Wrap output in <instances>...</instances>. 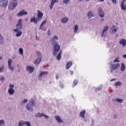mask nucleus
Listing matches in <instances>:
<instances>
[{
	"label": "nucleus",
	"mask_w": 126,
	"mask_h": 126,
	"mask_svg": "<svg viewBox=\"0 0 126 126\" xmlns=\"http://www.w3.org/2000/svg\"><path fill=\"white\" fill-rule=\"evenodd\" d=\"M53 46V56H57L58 55V53L60 52V50H61V46L59 43H57L56 44H55Z\"/></svg>",
	"instance_id": "f257e3e1"
},
{
	"label": "nucleus",
	"mask_w": 126,
	"mask_h": 126,
	"mask_svg": "<svg viewBox=\"0 0 126 126\" xmlns=\"http://www.w3.org/2000/svg\"><path fill=\"white\" fill-rule=\"evenodd\" d=\"M16 6H17V2L12 1L11 2L9 3L8 8L10 10H13Z\"/></svg>",
	"instance_id": "f03ea898"
},
{
	"label": "nucleus",
	"mask_w": 126,
	"mask_h": 126,
	"mask_svg": "<svg viewBox=\"0 0 126 126\" xmlns=\"http://www.w3.org/2000/svg\"><path fill=\"white\" fill-rule=\"evenodd\" d=\"M58 40H59V37L57 35H55L53 37L51 38L50 42H51L52 46L56 45L57 44H59V42L57 41H58Z\"/></svg>",
	"instance_id": "7ed1b4c3"
},
{
	"label": "nucleus",
	"mask_w": 126,
	"mask_h": 126,
	"mask_svg": "<svg viewBox=\"0 0 126 126\" xmlns=\"http://www.w3.org/2000/svg\"><path fill=\"white\" fill-rule=\"evenodd\" d=\"M8 4V0H0V6L1 7H6Z\"/></svg>",
	"instance_id": "20e7f679"
},
{
	"label": "nucleus",
	"mask_w": 126,
	"mask_h": 126,
	"mask_svg": "<svg viewBox=\"0 0 126 126\" xmlns=\"http://www.w3.org/2000/svg\"><path fill=\"white\" fill-rule=\"evenodd\" d=\"M98 14L99 17L100 18H104V16H105V13L104 12V11H103L102 8L99 7L98 9Z\"/></svg>",
	"instance_id": "39448f33"
},
{
	"label": "nucleus",
	"mask_w": 126,
	"mask_h": 126,
	"mask_svg": "<svg viewBox=\"0 0 126 126\" xmlns=\"http://www.w3.org/2000/svg\"><path fill=\"white\" fill-rule=\"evenodd\" d=\"M120 68V64L119 63H116L115 65V64L111 65V67L110 68V72H113L114 70L116 69H118V68Z\"/></svg>",
	"instance_id": "423d86ee"
},
{
	"label": "nucleus",
	"mask_w": 126,
	"mask_h": 126,
	"mask_svg": "<svg viewBox=\"0 0 126 126\" xmlns=\"http://www.w3.org/2000/svg\"><path fill=\"white\" fill-rule=\"evenodd\" d=\"M48 71H40L39 72V75L38 76V80H42V76H46V75H48Z\"/></svg>",
	"instance_id": "0eeeda50"
},
{
	"label": "nucleus",
	"mask_w": 126,
	"mask_h": 126,
	"mask_svg": "<svg viewBox=\"0 0 126 126\" xmlns=\"http://www.w3.org/2000/svg\"><path fill=\"white\" fill-rule=\"evenodd\" d=\"M27 14H28L27 11H25V10H22L17 14V16L21 17L24 16V15H27Z\"/></svg>",
	"instance_id": "6e6552de"
},
{
	"label": "nucleus",
	"mask_w": 126,
	"mask_h": 126,
	"mask_svg": "<svg viewBox=\"0 0 126 126\" xmlns=\"http://www.w3.org/2000/svg\"><path fill=\"white\" fill-rule=\"evenodd\" d=\"M35 118H41L42 117H44L46 119H49V116L46 115L44 113H40V112L38 113L35 115Z\"/></svg>",
	"instance_id": "1a4fd4ad"
},
{
	"label": "nucleus",
	"mask_w": 126,
	"mask_h": 126,
	"mask_svg": "<svg viewBox=\"0 0 126 126\" xmlns=\"http://www.w3.org/2000/svg\"><path fill=\"white\" fill-rule=\"evenodd\" d=\"M117 31L118 27H117V26L113 25L110 28V32L112 33V34H115V33H117Z\"/></svg>",
	"instance_id": "9d476101"
},
{
	"label": "nucleus",
	"mask_w": 126,
	"mask_h": 126,
	"mask_svg": "<svg viewBox=\"0 0 126 126\" xmlns=\"http://www.w3.org/2000/svg\"><path fill=\"white\" fill-rule=\"evenodd\" d=\"M14 32H17V34H16V37H20L21 35H22V32L19 29H18V28H17L16 29H14Z\"/></svg>",
	"instance_id": "9b49d317"
},
{
	"label": "nucleus",
	"mask_w": 126,
	"mask_h": 126,
	"mask_svg": "<svg viewBox=\"0 0 126 126\" xmlns=\"http://www.w3.org/2000/svg\"><path fill=\"white\" fill-rule=\"evenodd\" d=\"M11 63H12V60L11 59H9L8 61V68L10 69V70L13 71V70H14V67L11 65Z\"/></svg>",
	"instance_id": "f8f14e48"
},
{
	"label": "nucleus",
	"mask_w": 126,
	"mask_h": 126,
	"mask_svg": "<svg viewBox=\"0 0 126 126\" xmlns=\"http://www.w3.org/2000/svg\"><path fill=\"white\" fill-rule=\"evenodd\" d=\"M26 70L29 72L30 74H31L34 72V67L31 66H28L26 67Z\"/></svg>",
	"instance_id": "ddd939ff"
},
{
	"label": "nucleus",
	"mask_w": 126,
	"mask_h": 126,
	"mask_svg": "<svg viewBox=\"0 0 126 126\" xmlns=\"http://www.w3.org/2000/svg\"><path fill=\"white\" fill-rule=\"evenodd\" d=\"M39 21H40V19H39L35 17L31 18L30 20V22L31 23L33 22V23L34 24H37V23H38V22H39Z\"/></svg>",
	"instance_id": "4468645a"
},
{
	"label": "nucleus",
	"mask_w": 126,
	"mask_h": 126,
	"mask_svg": "<svg viewBox=\"0 0 126 126\" xmlns=\"http://www.w3.org/2000/svg\"><path fill=\"white\" fill-rule=\"evenodd\" d=\"M22 19L19 20L17 24L16 25V27L18 29H22Z\"/></svg>",
	"instance_id": "2eb2a0df"
},
{
	"label": "nucleus",
	"mask_w": 126,
	"mask_h": 126,
	"mask_svg": "<svg viewBox=\"0 0 126 126\" xmlns=\"http://www.w3.org/2000/svg\"><path fill=\"white\" fill-rule=\"evenodd\" d=\"M126 0H123L121 2V9H122V10H124L126 11V3L125 5V2H126Z\"/></svg>",
	"instance_id": "dca6fc26"
},
{
	"label": "nucleus",
	"mask_w": 126,
	"mask_h": 126,
	"mask_svg": "<svg viewBox=\"0 0 126 126\" xmlns=\"http://www.w3.org/2000/svg\"><path fill=\"white\" fill-rule=\"evenodd\" d=\"M51 0V2L49 6L50 9H53V7L54 5H55V3H56L57 2H59V0Z\"/></svg>",
	"instance_id": "f3484780"
},
{
	"label": "nucleus",
	"mask_w": 126,
	"mask_h": 126,
	"mask_svg": "<svg viewBox=\"0 0 126 126\" xmlns=\"http://www.w3.org/2000/svg\"><path fill=\"white\" fill-rule=\"evenodd\" d=\"M55 120H56L58 123H59V124H62L63 123V120H62V118H61V116H55Z\"/></svg>",
	"instance_id": "a211bd4d"
},
{
	"label": "nucleus",
	"mask_w": 126,
	"mask_h": 126,
	"mask_svg": "<svg viewBox=\"0 0 126 126\" xmlns=\"http://www.w3.org/2000/svg\"><path fill=\"white\" fill-rule=\"evenodd\" d=\"M85 114H86V111L85 110H82L79 114V117L82 119H85Z\"/></svg>",
	"instance_id": "6ab92c4d"
},
{
	"label": "nucleus",
	"mask_w": 126,
	"mask_h": 126,
	"mask_svg": "<svg viewBox=\"0 0 126 126\" xmlns=\"http://www.w3.org/2000/svg\"><path fill=\"white\" fill-rule=\"evenodd\" d=\"M26 108L27 109V110H28V111H29V112H33V111L34 110V109H33V108L32 107H31L29 104H27L26 105Z\"/></svg>",
	"instance_id": "aec40b11"
},
{
	"label": "nucleus",
	"mask_w": 126,
	"mask_h": 126,
	"mask_svg": "<svg viewBox=\"0 0 126 126\" xmlns=\"http://www.w3.org/2000/svg\"><path fill=\"white\" fill-rule=\"evenodd\" d=\"M119 44L122 45L123 47H125L126 45V40L125 39H122L119 41Z\"/></svg>",
	"instance_id": "412c9836"
},
{
	"label": "nucleus",
	"mask_w": 126,
	"mask_h": 126,
	"mask_svg": "<svg viewBox=\"0 0 126 126\" xmlns=\"http://www.w3.org/2000/svg\"><path fill=\"white\" fill-rule=\"evenodd\" d=\"M14 92H15V91L13 88H9L8 90V93L9 95H13L14 94Z\"/></svg>",
	"instance_id": "4be33fe9"
},
{
	"label": "nucleus",
	"mask_w": 126,
	"mask_h": 126,
	"mask_svg": "<svg viewBox=\"0 0 126 126\" xmlns=\"http://www.w3.org/2000/svg\"><path fill=\"white\" fill-rule=\"evenodd\" d=\"M72 65V62L68 61L66 65V69H69L70 67Z\"/></svg>",
	"instance_id": "5701e85b"
},
{
	"label": "nucleus",
	"mask_w": 126,
	"mask_h": 126,
	"mask_svg": "<svg viewBox=\"0 0 126 126\" xmlns=\"http://www.w3.org/2000/svg\"><path fill=\"white\" fill-rule=\"evenodd\" d=\"M44 14H43V13L40 11H38L37 12V19H41L43 16Z\"/></svg>",
	"instance_id": "b1692460"
},
{
	"label": "nucleus",
	"mask_w": 126,
	"mask_h": 126,
	"mask_svg": "<svg viewBox=\"0 0 126 126\" xmlns=\"http://www.w3.org/2000/svg\"><path fill=\"white\" fill-rule=\"evenodd\" d=\"M35 103L36 102L35 101V100L33 99H31L29 101V104L31 107H34V106H35Z\"/></svg>",
	"instance_id": "393cba45"
},
{
	"label": "nucleus",
	"mask_w": 126,
	"mask_h": 126,
	"mask_svg": "<svg viewBox=\"0 0 126 126\" xmlns=\"http://www.w3.org/2000/svg\"><path fill=\"white\" fill-rule=\"evenodd\" d=\"M42 61V57L38 58V59L34 62V64H39Z\"/></svg>",
	"instance_id": "a878e982"
},
{
	"label": "nucleus",
	"mask_w": 126,
	"mask_h": 126,
	"mask_svg": "<svg viewBox=\"0 0 126 126\" xmlns=\"http://www.w3.org/2000/svg\"><path fill=\"white\" fill-rule=\"evenodd\" d=\"M62 23H66L68 21V18L67 17L63 18L61 20Z\"/></svg>",
	"instance_id": "bb28decb"
},
{
	"label": "nucleus",
	"mask_w": 126,
	"mask_h": 126,
	"mask_svg": "<svg viewBox=\"0 0 126 126\" xmlns=\"http://www.w3.org/2000/svg\"><path fill=\"white\" fill-rule=\"evenodd\" d=\"M56 58L58 61H60L62 59V50L60 51Z\"/></svg>",
	"instance_id": "cd10ccee"
},
{
	"label": "nucleus",
	"mask_w": 126,
	"mask_h": 126,
	"mask_svg": "<svg viewBox=\"0 0 126 126\" xmlns=\"http://www.w3.org/2000/svg\"><path fill=\"white\" fill-rule=\"evenodd\" d=\"M87 16L88 18H92V17H94L93 12L89 11L87 14Z\"/></svg>",
	"instance_id": "c85d7f7f"
},
{
	"label": "nucleus",
	"mask_w": 126,
	"mask_h": 126,
	"mask_svg": "<svg viewBox=\"0 0 126 126\" xmlns=\"http://www.w3.org/2000/svg\"><path fill=\"white\" fill-rule=\"evenodd\" d=\"M73 29L74 30V33H77V31H78V25H75L74 26Z\"/></svg>",
	"instance_id": "c756f323"
},
{
	"label": "nucleus",
	"mask_w": 126,
	"mask_h": 126,
	"mask_svg": "<svg viewBox=\"0 0 126 126\" xmlns=\"http://www.w3.org/2000/svg\"><path fill=\"white\" fill-rule=\"evenodd\" d=\"M125 69H126V65H125V63H122L121 67V71H124V70Z\"/></svg>",
	"instance_id": "7c9ffc66"
},
{
	"label": "nucleus",
	"mask_w": 126,
	"mask_h": 126,
	"mask_svg": "<svg viewBox=\"0 0 126 126\" xmlns=\"http://www.w3.org/2000/svg\"><path fill=\"white\" fill-rule=\"evenodd\" d=\"M113 101H116V102H118V103H122L124 99L122 98H115Z\"/></svg>",
	"instance_id": "2f4dec72"
},
{
	"label": "nucleus",
	"mask_w": 126,
	"mask_h": 126,
	"mask_svg": "<svg viewBox=\"0 0 126 126\" xmlns=\"http://www.w3.org/2000/svg\"><path fill=\"white\" fill-rule=\"evenodd\" d=\"M3 39V36H1V34L0 33V44H3L4 43Z\"/></svg>",
	"instance_id": "473e14b6"
},
{
	"label": "nucleus",
	"mask_w": 126,
	"mask_h": 126,
	"mask_svg": "<svg viewBox=\"0 0 126 126\" xmlns=\"http://www.w3.org/2000/svg\"><path fill=\"white\" fill-rule=\"evenodd\" d=\"M78 84V80H74L73 83L72 87H75Z\"/></svg>",
	"instance_id": "72a5a7b5"
},
{
	"label": "nucleus",
	"mask_w": 126,
	"mask_h": 126,
	"mask_svg": "<svg viewBox=\"0 0 126 126\" xmlns=\"http://www.w3.org/2000/svg\"><path fill=\"white\" fill-rule=\"evenodd\" d=\"M121 85H122V82H116L114 84V86H115V87H116V86H121Z\"/></svg>",
	"instance_id": "f704fd0d"
},
{
	"label": "nucleus",
	"mask_w": 126,
	"mask_h": 126,
	"mask_svg": "<svg viewBox=\"0 0 126 126\" xmlns=\"http://www.w3.org/2000/svg\"><path fill=\"white\" fill-rule=\"evenodd\" d=\"M23 125H25V122L22 120L19 122L18 126H23Z\"/></svg>",
	"instance_id": "c9c22d12"
},
{
	"label": "nucleus",
	"mask_w": 126,
	"mask_h": 126,
	"mask_svg": "<svg viewBox=\"0 0 126 126\" xmlns=\"http://www.w3.org/2000/svg\"><path fill=\"white\" fill-rule=\"evenodd\" d=\"M5 124V122H4V120H0V126H4Z\"/></svg>",
	"instance_id": "e433bc0d"
},
{
	"label": "nucleus",
	"mask_w": 126,
	"mask_h": 126,
	"mask_svg": "<svg viewBox=\"0 0 126 126\" xmlns=\"http://www.w3.org/2000/svg\"><path fill=\"white\" fill-rule=\"evenodd\" d=\"M25 126H32L31 125V122H30V121L25 122Z\"/></svg>",
	"instance_id": "4c0bfd02"
},
{
	"label": "nucleus",
	"mask_w": 126,
	"mask_h": 126,
	"mask_svg": "<svg viewBox=\"0 0 126 126\" xmlns=\"http://www.w3.org/2000/svg\"><path fill=\"white\" fill-rule=\"evenodd\" d=\"M63 3H64L65 4H68L69 2H70V0H63Z\"/></svg>",
	"instance_id": "58836bf2"
},
{
	"label": "nucleus",
	"mask_w": 126,
	"mask_h": 126,
	"mask_svg": "<svg viewBox=\"0 0 126 126\" xmlns=\"http://www.w3.org/2000/svg\"><path fill=\"white\" fill-rule=\"evenodd\" d=\"M19 54L20 55H22V56H23V48H20L19 50Z\"/></svg>",
	"instance_id": "ea45409f"
},
{
	"label": "nucleus",
	"mask_w": 126,
	"mask_h": 126,
	"mask_svg": "<svg viewBox=\"0 0 126 126\" xmlns=\"http://www.w3.org/2000/svg\"><path fill=\"white\" fill-rule=\"evenodd\" d=\"M27 102H28V99H24L23 101H22V103H21V106H22V104H26V103H27Z\"/></svg>",
	"instance_id": "a19ab883"
},
{
	"label": "nucleus",
	"mask_w": 126,
	"mask_h": 126,
	"mask_svg": "<svg viewBox=\"0 0 126 126\" xmlns=\"http://www.w3.org/2000/svg\"><path fill=\"white\" fill-rule=\"evenodd\" d=\"M107 35V32H104V31H102L101 32V37H105Z\"/></svg>",
	"instance_id": "79ce46f5"
},
{
	"label": "nucleus",
	"mask_w": 126,
	"mask_h": 126,
	"mask_svg": "<svg viewBox=\"0 0 126 126\" xmlns=\"http://www.w3.org/2000/svg\"><path fill=\"white\" fill-rule=\"evenodd\" d=\"M46 23H47V20H44V21H43L42 22V23H41L40 26H44V24H46Z\"/></svg>",
	"instance_id": "37998d69"
},
{
	"label": "nucleus",
	"mask_w": 126,
	"mask_h": 126,
	"mask_svg": "<svg viewBox=\"0 0 126 126\" xmlns=\"http://www.w3.org/2000/svg\"><path fill=\"white\" fill-rule=\"evenodd\" d=\"M109 29V27L108 26H105L103 30V31H104V32H107L108 31Z\"/></svg>",
	"instance_id": "c03bdc74"
},
{
	"label": "nucleus",
	"mask_w": 126,
	"mask_h": 126,
	"mask_svg": "<svg viewBox=\"0 0 126 126\" xmlns=\"http://www.w3.org/2000/svg\"><path fill=\"white\" fill-rule=\"evenodd\" d=\"M36 56H37L38 58H42V56H41V52H36Z\"/></svg>",
	"instance_id": "a18cd8bd"
},
{
	"label": "nucleus",
	"mask_w": 126,
	"mask_h": 126,
	"mask_svg": "<svg viewBox=\"0 0 126 126\" xmlns=\"http://www.w3.org/2000/svg\"><path fill=\"white\" fill-rule=\"evenodd\" d=\"M3 70H4V66H2L0 67V73L3 72Z\"/></svg>",
	"instance_id": "49530a36"
},
{
	"label": "nucleus",
	"mask_w": 126,
	"mask_h": 126,
	"mask_svg": "<svg viewBox=\"0 0 126 126\" xmlns=\"http://www.w3.org/2000/svg\"><path fill=\"white\" fill-rule=\"evenodd\" d=\"M101 88H103V86L102 85L100 86L99 88L95 89V91H99V90H101Z\"/></svg>",
	"instance_id": "de8ad7c7"
},
{
	"label": "nucleus",
	"mask_w": 126,
	"mask_h": 126,
	"mask_svg": "<svg viewBox=\"0 0 126 126\" xmlns=\"http://www.w3.org/2000/svg\"><path fill=\"white\" fill-rule=\"evenodd\" d=\"M113 63H120V60L119 59L116 58L115 60H114Z\"/></svg>",
	"instance_id": "09e8293b"
},
{
	"label": "nucleus",
	"mask_w": 126,
	"mask_h": 126,
	"mask_svg": "<svg viewBox=\"0 0 126 126\" xmlns=\"http://www.w3.org/2000/svg\"><path fill=\"white\" fill-rule=\"evenodd\" d=\"M39 28L42 30V31H45L46 30V29L45 28L43 27V26H40L39 27Z\"/></svg>",
	"instance_id": "8fccbe9b"
},
{
	"label": "nucleus",
	"mask_w": 126,
	"mask_h": 126,
	"mask_svg": "<svg viewBox=\"0 0 126 126\" xmlns=\"http://www.w3.org/2000/svg\"><path fill=\"white\" fill-rule=\"evenodd\" d=\"M39 28L42 30V31H45L46 30V29L45 28L43 27V26H40L39 27Z\"/></svg>",
	"instance_id": "3c124183"
},
{
	"label": "nucleus",
	"mask_w": 126,
	"mask_h": 126,
	"mask_svg": "<svg viewBox=\"0 0 126 126\" xmlns=\"http://www.w3.org/2000/svg\"><path fill=\"white\" fill-rule=\"evenodd\" d=\"M9 88H14V85L10 84L9 86Z\"/></svg>",
	"instance_id": "603ef678"
},
{
	"label": "nucleus",
	"mask_w": 126,
	"mask_h": 126,
	"mask_svg": "<svg viewBox=\"0 0 126 126\" xmlns=\"http://www.w3.org/2000/svg\"><path fill=\"white\" fill-rule=\"evenodd\" d=\"M119 117H118V115L117 114H114V119L116 120V119H118Z\"/></svg>",
	"instance_id": "864d4df0"
},
{
	"label": "nucleus",
	"mask_w": 126,
	"mask_h": 126,
	"mask_svg": "<svg viewBox=\"0 0 126 126\" xmlns=\"http://www.w3.org/2000/svg\"><path fill=\"white\" fill-rule=\"evenodd\" d=\"M0 80L1 81H4V77L3 76H2L0 79Z\"/></svg>",
	"instance_id": "5fc2aeb1"
},
{
	"label": "nucleus",
	"mask_w": 126,
	"mask_h": 126,
	"mask_svg": "<svg viewBox=\"0 0 126 126\" xmlns=\"http://www.w3.org/2000/svg\"><path fill=\"white\" fill-rule=\"evenodd\" d=\"M60 87H61V88H63V84L61 83L59 85Z\"/></svg>",
	"instance_id": "6e6d98bb"
},
{
	"label": "nucleus",
	"mask_w": 126,
	"mask_h": 126,
	"mask_svg": "<svg viewBox=\"0 0 126 126\" xmlns=\"http://www.w3.org/2000/svg\"><path fill=\"white\" fill-rule=\"evenodd\" d=\"M47 33L48 35H50V34H51V31H50V30H48Z\"/></svg>",
	"instance_id": "4d7b16f0"
},
{
	"label": "nucleus",
	"mask_w": 126,
	"mask_h": 126,
	"mask_svg": "<svg viewBox=\"0 0 126 126\" xmlns=\"http://www.w3.org/2000/svg\"><path fill=\"white\" fill-rule=\"evenodd\" d=\"M113 3H117V0H111Z\"/></svg>",
	"instance_id": "13d9d810"
},
{
	"label": "nucleus",
	"mask_w": 126,
	"mask_h": 126,
	"mask_svg": "<svg viewBox=\"0 0 126 126\" xmlns=\"http://www.w3.org/2000/svg\"><path fill=\"white\" fill-rule=\"evenodd\" d=\"M59 77V74H57L56 76V79H58Z\"/></svg>",
	"instance_id": "bf43d9fd"
},
{
	"label": "nucleus",
	"mask_w": 126,
	"mask_h": 126,
	"mask_svg": "<svg viewBox=\"0 0 126 126\" xmlns=\"http://www.w3.org/2000/svg\"><path fill=\"white\" fill-rule=\"evenodd\" d=\"M69 73L71 75H72L73 74V71H70Z\"/></svg>",
	"instance_id": "052dcab7"
},
{
	"label": "nucleus",
	"mask_w": 126,
	"mask_h": 126,
	"mask_svg": "<svg viewBox=\"0 0 126 126\" xmlns=\"http://www.w3.org/2000/svg\"><path fill=\"white\" fill-rule=\"evenodd\" d=\"M116 80V78H113L110 80V82H112V81H115Z\"/></svg>",
	"instance_id": "680f3d73"
},
{
	"label": "nucleus",
	"mask_w": 126,
	"mask_h": 126,
	"mask_svg": "<svg viewBox=\"0 0 126 126\" xmlns=\"http://www.w3.org/2000/svg\"><path fill=\"white\" fill-rule=\"evenodd\" d=\"M123 58H124V59H126V54H124V55H123Z\"/></svg>",
	"instance_id": "e2e57ef3"
},
{
	"label": "nucleus",
	"mask_w": 126,
	"mask_h": 126,
	"mask_svg": "<svg viewBox=\"0 0 126 126\" xmlns=\"http://www.w3.org/2000/svg\"><path fill=\"white\" fill-rule=\"evenodd\" d=\"M99 0V1L103 2V1H104L105 0Z\"/></svg>",
	"instance_id": "0e129e2a"
},
{
	"label": "nucleus",
	"mask_w": 126,
	"mask_h": 126,
	"mask_svg": "<svg viewBox=\"0 0 126 126\" xmlns=\"http://www.w3.org/2000/svg\"><path fill=\"white\" fill-rule=\"evenodd\" d=\"M86 1H90V0H85Z\"/></svg>",
	"instance_id": "69168bd1"
},
{
	"label": "nucleus",
	"mask_w": 126,
	"mask_h": 126,
	"mask_svg": "<svg viewBox=\"0 0 126 126\" xmlns=\"http://www.w3.org/2000/svg\"><path fill=\"white\" fill-rule=\"evenodd\" d=\"M103 20H104V19H101V22H103Z\"/></svg>",
	"instance_id": "338daca9"
},
{
	"label": "nucleus",
	"mask_w": 126,
	"mask_h": 126,
	"mask_svg": "<svg viewBox=\"0 0 126 126\" xmlns=\"http://www.w3.org/2000/svg\"><path fill=\"white\" fill-rule=\"evenodd\" d=\"M79 1H80V2H81V1H82V0H79Z\"/></svg>",
	"instance_id": "774afa93"
}]
</instances>
